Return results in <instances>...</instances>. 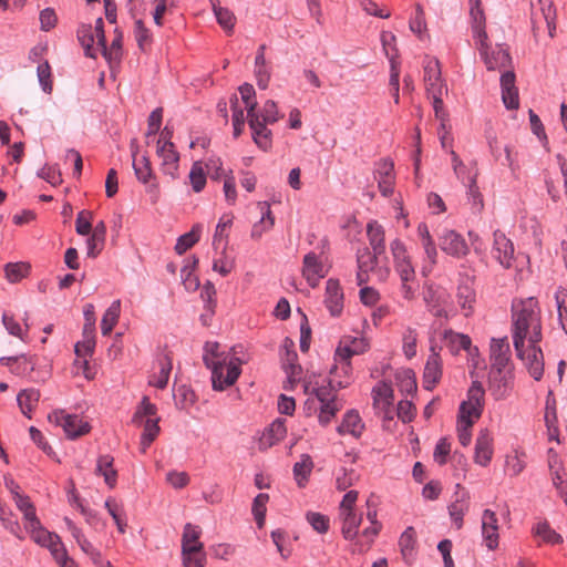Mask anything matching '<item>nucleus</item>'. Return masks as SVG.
I'll list each match as a JSON object with an SVG mask.
<instances>
[{"mask_svg":"<svg viewBox=\"0 0 567 567\" xmlns=\"http://www.w3.org/2000/svg\"><path fill=\"white\" fill-rule=\"evenodd\" d=\"M159 371L157 374H154L153 379L150 381V384L157 388L164 389L169 379V374L173 368L172 357L168 353H164L158 359Z\"/></svg>","mask_w":567,"mask_h":567,"instance_id":"35","label":"nucleus"},{"mask_svg":"<svg viewBox=\"0 0 567 567\" xmlns=\"http://www.w3.org/2000/svg\"><path fill=\"white\" fill-rule=\"evenodd\" d=\"M344 295L338 279L330 278L326 282L324 305L332 317H338L343 310Z\"/></svg>","mask_w":567,"mask_h":567,"instance_id":"13","label":"nucleus"},{"mask_svg":"<svg viewBox=\"0 0 567 567\" xmlns=\"http://www.w3.org/2000/svg\"><path fill=\"white\" fill-rule=\"evenodd\" d=\"M200 536V529L198 526H194L187 523L184 526L182 537V554L194 553L203 549V544L198 542Z\"/></svg>","mask_w":567,"mask_h":567,"instance_id":"30","label":"nucleus"},{"mask_svg":"<svg viewBox=\"0 0 567 567\" xmlns=\"http://www.w3.org/2000/svg\"><path fill=\"white\" fill-rule=\"evenodd\" d=\"M189 181L195 193H200L206 185V174L200 162H195L189 172Z\"/></svg>","mask_w":567,"mask_h":567,"instance_id":"49","label":"nucleus"},{"mask_svg":"<svg viewBox=\"0 0 567 567\" xmlns=\"http://www.w3.org/2000/svg\"><path fill=\"white\" fill-rule=\"evenodd\" d=\"M523 361H525V365L530 374V377L535 381H539L544 374V358L543 351L538 343L532 344L529 343V348L527 353L523 348Z\"/></svg>","mask_w":567,"mask_h":567,"instance_id":"18","label":"nucleus"},{"mask_svg":"<svg viewBox=\"0 0 567 567\" xmlns=\"http://www.w3.org/2000/svg\"><path fill=\"white\" fill-rule=\"evenodd\" d=\"M467 511L468 502L464 498H456L449 506L450 517L457 529H461L463 527V518Z\"/></svg>","mask_w":567,"mask_h":567,"instance_id":"44","label":"nucleus"},{"mask_svg":"<svg viewBox=\"0 0 567 567\" xmlns=\"http://www.w3.org/2000/svg\"><path fill=\"white\" fill-rule=\"evenodd\" d=\"M35 368L34 357L25 354L18 355L17 361L12 364L11 373L18 377H29Z\"/></svg>","mask_w":567,"mask_h":567,"instance_id":"46","label":"nucleus"},{"mask_svg":"<svg viewBox=\"0 0 567 567\" xmlns=\"http://www.w3.org/2000/svg\"><path fill=\"white\" fill-rule=\"evenodd\" d=\"M135 156L136 152H133V168L135 176L141 183L147 184L154 177L150 158L147 156H142V158L137 161Z\"/></svg>","mask_w":567,"mask_h":567,"instance_id":"41","label":"nucleus"},{"mask_svg":"<svg viewBox=\"0 0 567 567\" xmlns=\"http://www.w3.org/2000/svg\"><path fill=\"white\" fill-rule=\"evenodd\" d=\"M443 341L450 352L454 355L458 354L461 350L471 351L472 341L467 334L458 333L449 329L443 332Z\"/></svg>","mask_w":567,"mask_h":567,"instance_id":"27","label":"nucleus"},{"mask_svg":"<svg viewBox=\"0 0 567 567\" xmlns=\"http://www.w3.org/2000/svg\"><path fill=\"white\" fill-rule=\"evenodd\" d=\"M512 338L516 354L523 359L525 340L535 344L542 341V316L534 297L512 301Z\"/></svg>","mask_w":567,"mask_h":567,"instance_id":"1","label":"nucleus"},{"mask_svg":"<svg viewBox=\"0 0 567 567\" xmlns=\"http://www.w3.org/2000/svg\"><path fill=\"white\" fill-rule=\"evenodd\" d=\"M485 390L480 381H473L467 390V400L463 401L460 405V415L462 417L478 419L482 415L484 408Z\"/></svg>","mask_w":567,"mask_h":567,"instance_id":"7","label":"nucleus"},{"mask_svg":"<svg viewBox=\"0 0 567 567\" xmlns=\"http://www.w3.org/2000/svg\"><path fill=\"white\" fill-rule=\"evenodd\" d=\"M509 344L506 338L493 339L491 346V370H505L509 361Z\"/></svg>","mask_w":567,"mask_h":567,"instance_id":"22","label":"nucleus"},{"mask_svg":"<svg viewBox=\"0 0 567 567\" xmlns=\"http://www.w3.org/2000/svg\"><path fill=\"white\" fill-rule=\"evenodd\" d=\"M403 352L408 359L416 354L417 333L415 329L408 328L403 334Z\"/></svg>","mask_w":567,"mask_h":567,"instance_id":"61","label":"nucleus"},{"mask_svg":"<svg viewBox=\"0 0 567 567\" xmlns=\"http://www.w3.org/2000/svg\"><path fill=\"white\" fill-rule=\"evenodd\" d=\"M238 90L241 100L245 103V107L247 110V122L250 131H255L256 135H258V131H256V127H259L260 125L258 122V117L255 114L257 107L255 89L250 83H244L238 87Z\"/></svg>","mask_w":567,"mask_h":567,"instance_id":"20","label":"nucleus"},{"mask_svg":"<svg viewBox=\"0 0 567 567\" xmlns=\"http://www.w3.org/2000/svg\"><path fill=\"white\" fill-rule=\"evenodd\" d=\"M49 421L61 426L66 437L74 440L90 432L91 426L76 414H65L64 411L58 410L49 414Z\"/></svg>","mask_w":567,"mask_h":567,"instance_id":"5","label":"nucleus"},{"mask_svg":"<svg viewBox=\"0 0 567 567\" xmlns=\"http://www.w3.org/2000/svg\"><path fill=\"white\" fill-rule=\"evenodd\" d=\"M30 269L31 267L28 262H8L4 266L6 278L12 284L19 282L29 275Z\"/></svg>","mask_w":567,"mask_h":567,"instance_id":"42","label":"nucleus"},{"mask_svg":"<svg viewBox=\"0 0 567 567\" xmlns=\"http://www.w3.org/2000/svg\"><path fill=\"white\" fill-rule=\"evenodd\" d=\"M399 546L405 560H409L413 557L416 546V532L414 527L409 526L405 528L399 538Z\"/></svg>","mask_w":567,"mask_h":567,"instance_id":"39","label":"nucleus"},{"mask_svg":"<svg viewBox=\"0 0 567 567\" xmlns=\"http://www.w3.org/2000/svg\"><path fill=\"white\" fill-rule=\"evenodd\" d=\"M467 198L471 202L472 208L474 212L480 213L483 209V207H484L483 196H482L480 188L476 184L475 177L470 178Z\"/></svg>","mask_w":567,"mask_h":567,"instance_id":"60","label":"nucleus"},{"mask_svg":"<svg viewBox=\"0 0 567 567\" xmlns=\"http://www.w3.org/2000/svg\"><path fill=\"white\" fill-rule=\"evenodd\" d=\"M493 455L492 437L488 430H481L475 442V462L482 466H486Z\"/></svg>","mask_w":567,"mask_h":567,"instance_id":"23","label":"nucleus"},{"mask_svg":"<svg viewBox=\"0 0 567 567\" xmlns=\"http://www.w3.org/2000/svg\"><path fill=\"white\" fill-rule=\"evenodd\" d=\"M357 480L358 475L354 470L341 467L339 474L336 477V487L339 491H346L354 485Z\"/></svg>","mask_w":567,"mask_h":567,"instance_id":"58","label":"nucleus"},{"mask_svg":"<svg viewBox=\"0 0 567 567\" xmlns=\"http://www.w3.org/2000/svg\"><path fill=\"white\" fill-rule=\"evenodd\" d=\"M40 399V391L37 389H24L19 392L17 395L18 404L21 409V412L28 417L31 419V412L35 408L37 403Z\"/></svg>","mask_w":567,"mask_h":567,"instance_id":"36","label":"nucleus"},{"mask_svg":"<svg viewBox=\"0 0 567 567\" xmlns=\"http://www.w3.org/2000/svg\"><path fill=\"white\" fill-rule=\"evenodd\" d=\"M430 351L423 372V388L427 391H432L442 378V360L434 343Z\"/></svg>","mask_w":567,"mask_h":567,"instance_id":"12","label":"nucleus"},{"mask_svg":"<svg viewBox=\"0 0 567 567\" xmlns=\"http://www.w3.org/2000/svg\"><path fill=\"white\" fill-rule=\"evenodd\" d=\"M482 536L485 546L494 550L498 546V519L492 509H485L482 515Z\"/></svg>","mask_w":567,"mask_h":567,"instance_id":"16","label":"nucleus"},{"mask_svg":"<svg viewBox=\"0 0 567 567\" xmlns=\"http://www.w3.org/2000/svg\"><path fill=\"white\" fill-rule=\"evenodd\" d=\"M218 24L227 32L230 33L234 30L236 18L234 13L227 8H218L215 14Z\"/></svg>","mask_w":567,"mask_h":567,"instance_id":"64","label":"nucleus"},{"mask_svg":"<svg viewBox=\"0 0 567 567\" xmlns=\"http://www.w3.org/2000/svg\"><path fill=\"white\" fill-rule=\"evenodd\" d=\"M97 45L101 48V53L110 68L120 64L122 59V33L116 34L110 47H107L106 40L103 41V44Z\"/></svg>","mask_w":567,"mask_h":567,"instance_id":"33","label":"nucleus"},{"mask_svg":"<svg viewBox=\"0 0 567 567\" xmlns=\"http://www.w3.org/2000/svg\"><path fill=\"white\" fill-rule=\"evenodd\" d=\"M350 384V378L344 380L330 379L327 385H321L313 389V393L320 404L337 401V391L344 389Z\"/></svg>","mask_w":567,"mask_h":567,"instance_id":"25","label":"nucleus"},{"mask_svg":"<svg viewBox=\"0 0 567 567\" xmlns=\"http://www.w3.org/2000/svg\"><path fill=\"white\" fill-rule=\"evenodd\" d=\"M535 534L548 544L556 545L563 543V537L556 533L547 522H540L535 527Z\"/></svg>","mask_w":567,"mask_h":567,"instance_id":"52","label":"nucleus"},{"mask_svg":"<svg viewBox=\"0 0 567 567\" xmlns=\"http://www.w3.org/2000/svg\"><path fill=\"white\" fill-rule=\"evenodd\" d=\"M367 235L370 246L375 254L385 252V236L383 227L378 221L372 220L367 225Z\"/></svg>","mask_w":567,"mask_h":567,"instance_id":"34","label":"nucleus"},{"mask_svg":"<svg viewBox=\"0 0 567 567\" xmlns=\"http://www.w3.org/2000/svg\"><path fill=\"white\" fill-rule=\"evenodd\" d=\"M157 408L155 404L151 403L147 396H144L140 406L135 411L132 422L134 424H142L146 419L156 415Z\"/></svg>","mask_w":567,"mask_h":567,"instance_id":"48","label":"nucleus"},{"mask_svg":"<svg viewBox=\"0 0 567 567\" xmlns=\"http://www.w3.org/2000/svg\"><path fill=\"white\" fill-rule=\"evenodd\" d=\"M269 501V495L266 493L258 494L252 502V515L255 517L256 524L259 528H262L266 519L267 512V503Z\"/></svg>","mask_w":567,"mask_h":567,"instance_id":"45","label":"nucleus"},{"mask_svg":"<svg viewBox=\"0 0 567 567\" xmlns=\"http://www.w3.org/2000/svg\"><path fill=\"white\" fill-rule=\"evenodd\" d=\"M198 264V259L193 256L192 260L188 261L182 269H181V277L183 285L185 286L186 290L195 291L199 287V280L198 278L193 274L195 267Z\"/></svg>","mask_w":567,"mask_h":567,"instance_id":"43","label":"nucleus"},{"mask_svg":"<svg viewBox=\"0 0 567 567\" xmlns=\"http://www.w3.org/2000/svg\"><path fill=\"white\" fill-rule=\"evenodd\" d=\"M540 11L547 24L549 37H554L556 31V9L551 0H539Z\"/></svg>","mask_w":567,"mask_h":567,"instance_id":"47","label":"nucleus"},{"mask_svg":"<svg viewBox=\"0 0 567 567\" xmlns=\"http://www.w3.org/2000/svg\"><path fill=\"white\" fill-rule=\"evenodd\" d=\"M218 342H206L204 346L203 361L212 371V385L215 391H224L233 385L240 375L241 361L231 359L226 365V358L220 359Z\"/></svg>","mask_w":567,"mask_h":567,"instance_id":"2","label":"nucleus"},{"mask_svg":"<svg viewBox=\"0 0 567 567\" xmlns=\"http://www.w3.org/2000/svg\"><path fill=\"white\" fill-rule=\"evenodd\" d=\"M367 349L368 343L364 339L347 337L340 340L334 352V364L330 369V374H337L340 370L344 378H350L352 372L350 359L365 352Z\"/></svg>","mask_w":567,"mask_h":567,"instance_id":"4","label":"nucleus"},{"mask_svg":"<svg viewBox=\"0 0 567 567\" xmlns=\"http://www.w3.org/2000/svg\"><path fill=\"white\" fill-rule=\"evenodd\" d=\"M440 247L445 254L455 258L465 257L470 251L464 237L453 229L443 230L440 236Z\"/></svg>","mask_w":567,"mask_h":567,"instance_id":"10","label":"nucleus"},{"mask_svg":"<svg viewBox=\"0 0 567 567\" xmlns=\"http://www.w3.org/2000/svg\"><path fill=\"white\" fill-rule=\"evenodd\" d=\"M396 379L399 381L401 392L413 394L416 391V380L414 372L411 369L403 371L402 374L396 377Z\"/></svg>","mask_w":567,"mask_h":567,"instance_id":"59","label":"nucleus"},{"mask_svg":"<svg viewBox=\"0 0 567 567\" xmlns=\"http://www.w3.org/2000/svg\"><path fill=\"white\" fill-rule=\"evenodd\" d=\"M120 312L121 301L117 299L110 305L102 317L101 331L103 336L109 334L113 330L114 326L117 323Z\"/></svg>","mask_w":567,"mask_h":567,"instance_id":"40","label":"nucleus"},{"mask_svg":"<svg viewBox=\"0 0 567 567\" xmlns=\"http://www.w3.org/2000/svg\"><path fill=\"white\" fill-rule=\"evenodd\" d=\"M159 419H146L141 426H143V433L141 435V452L145 453L146 450L151 446V444L154 442V440L157 437L159 433V426H158Z\"/></svg>","mask_w":567,"mask_h":567,"instance_id":"37","label":"nucleus"},{"mask_svg":"<svg viewBox=\"0 0 567 567\" xmlns=\"http://www.w3.org/2000/svg\"><path fill=\"white\" fill-rule=\"evenodd\" d=\"M175 404L178 409L185 410L195 403V393L185 385L179 386L175 394Z\"/></svg>","mask_w":567,"mask_h":567,"instance_id":"57","label":"nucleus"},{"mask_svg":"<svg viewBox=\"0 0 567 567\" xmlns=\"http://www.w3.org/2000/svg\"><path fill=\"white\" fill-rule=\"evenodd\" d=\"M2 323L4 328L7 329L8 333L21 339L22 341L25 340L27 333L24 329L20 326V323L14 319L13 316L3 313L2 315Z\"/></svg>","mask_w":567,"mask_h":567,"instance_id":"63","label":"nucleus"},{"mask_svg":"<svg viewBox=\"0 0 567 567\" xmlns=\"http://www.w3.org/2000/svg\"><path fill=\"white\" fill-rule=\"evenodd\" d=\"M493 239V257L502 267L506 269L511 268L514 260V245L512 240L501 230L494 231Z\"/></svg>","mask_w":567,"mask_h":567,"instance_id":"11","label":"nucleus"},{"mask_svg":"<svg viewBox=\"0 0 567 567\" xmlns=\"http://www.w3.org/2000/svg\"><path fill=\"white\" fill-rule=\"evenodd\" d=\"M105 508L107 509L109 514L112 516L114 523L116 524L117 530L121 534L125 533L126 528V520L122 516L123 508L118 504L115 503L113 498H107L104 504Z\"/></svg>","mask_w":567,"mask_h":567,"instance_id":"51","label":"nucleus"},{"mask_svg":"<svg viewBox=\"0 0 567 567\" xmlns=\"http://www.w3.org/2000/svg\"><path fill=\"white\" fill-rule=\"evenodd\" d=\"M373 408L379 414H382L384 420L393 419V400L394 392L390 382L379 381L372 388Z\"/></svg>","mask_w":567,"mask_h":567,"instance_id":"6","label":"nucleus"},{"mask_svg":"<svg viewBox=\"0 0 567 567\" xmlns=\"http://www.w3.org/2000/svg\"><path fill=\"white\" fill-rule=\"evenodd\" d=\"M374 176L378 179L380 193L384 197L392 195L394 184V163L390 158L381 159L378 163Z\"/></svg>","mask_w":567,"mask_h":567,"instance_id":"15","label":"nucleus"},{"mask_svg":"<svg viewBox=\"0 0 567 567\" xmlns=\"http://www.w3.org/2000/svg\"><path fill=\"white\" fill-rule=\"evenodd\" d=\"M92 217L93 214L90 210H81L75 219V230L81 236L90 235L92 231Z\"/></svg>","mask_w":567,"mask_h":567,"instance_id":"62","label":"nucleus"},{"mask_svg":"<svg viewBox=\"0 0 567 567\" xmlns=\"http://www.w3.org/2000/svg\"><path fill=\"white\" fill-rule=\"evenodd\" d=\"M306 518L311 527L319 534L328 533L330 527V519L328 516L317 512H308L306 514Z\"/></svg>","mask_w":567,"mask_h":567,"instance_id":"53","label":"nucleus"},{"mask_svg":"<svg viewBox=\"0 0 567 567\" xmlns=\"http://www.w3.org/2000/svg\"><path fill=\"white\" fill-rule=\"evenodd\" d=\"M287 434L286 421L275 420L261 434L259 450H267L280 442Z\"/></svg>","mask_w":567,"mask_h":567,"instance_id":"21","label":"nucleus"},{"mask_svg":"<svg viewBox=\"0 0 567 567\" xmlns=\"http://www.w3.org/2000/svg\"><path fill=\"white\" fill-rule=\"evenodd\" d=\"M114 457L110 454L101 455L96 462L95 474L104 477L105 484L114 488L117 481V472L113 466Z\"/></svg>","mask_w":567,"mask_h":567,"instance_id":"28","label":"nucleus"},{"mask_svg":"<svg viewBox=\"0 0 567 567\" xmlns=\"http://www.w3.org/2000/svg\"><path fill=\"white\" fill-rule=\"evenodd\" d=\"M293 347H295L293 341L290 338H286L284 341V344H282V350H285V358H284L285 364H288L290 368V373L288 377L289 381L292 380V375H295L297 370L298 371L301 370L300 365L295 363V361L297 360V353L293 350Z\"/></svg>","mask_w":567,"mask_h":567,"instance_id":"50","label":"nucleus"},{"mask_svg":"<svg viewBox=\"0 0 567 567\" xmlns=\"http://www.w3.org/2000/svg\"><path fill=\"white\" fill-rule=\"evenodd\" d=\"M157 155L162 158V172L172 178L178 177L179 153L176 151L173 142L157 145Z\"/></svg>","mask_w":567,"mask_h":567,"instance_id":"14","label":"nucleus"},{"mask_svg":"<svg viewBox=\"0 0 567 567\" xmlns=\"http://www.w3.org/2000/svg\"><path fill=\"white\" fill-rule=\"evenodd\" d=\"M202 226L196 224L192 227L188 233L179 236L175 245V251L177 255L185 254L189 248L197 244L200 239Z\"/></svg>","mask_w":567,"mask_h":567,"instance_id":"38","label":"nucleus"},{"mask_svg":"<svg viewBox=\"0 0 567 567\" xmlns=\"http://www.w3.org/2000/svg\"><path fill=\"white\" fill-rule=\"evenodd\" d=\"M313 461L309 454H302L300 456V461L293 464L292 473L298 487H306L311 475V472L313 470Z\"/></svg>","mask_w":567,"mask_h":567,"instance_id":"29","label":"nucleus"},{"mask_svg":"<svg viewBox=\"0 0 567 567\" xmlns=\"http://www.w3.org/2000/svg\"><path fill=\"white\" fill-rule=\"evenodd\" d=\"M302 276L311 288H316L321 278L324 277L323 264L319 256L310 251L303 257Z\"/></svg>","mask_w":567,"mask_h":567,"instance_id":"17","label":"nucleus"},{"mask_svg":"<svg viewBox=\"0 0 567 567\" xmlns=\"http://www.w3.org/2000/svg\"><path fill=\"white\" fill-rule=\"evenodd\" d=\"M37 75L42 90L51 93L53 89L51 66L48 61L40 63L37 68Z\"/></svg>","mask_w":567,"mask_h":567,"instance_id":"54","label":"nucleus"},{"mask_svg":"<svg viewBox=\"0 0 567 567\" xmlns=\"http://www.w3.org/2000/svg\"><path fill=\"white\" fill-rule=\"evenodd\" d=\"M474 423V417H462L458 415V427H457V436L458 441L463 446H467L472 440L471 427Z\"/></svg>","mask_w":567,"mask_h":567,"instance_id":"56","label":"nucleus"},{"mask_svg":"<svg viewBox=\"0 0 567 567\" xmlns=\"http://www.w3.org/2000/svg\"><path fill=\"white\" fill-rule=\"evenodd\" d=\"M341 519V533L344 539L353 540L359 532V527L362 522V516L358 515L355 512H346L343 514H339Z\"/></svg>","mask_w":567,"mask_h":567,"instance_id":"32","label":"nucleus"},{"mask_svg":"<svg viewBox=\"0 0 567 567\" xmlns=\"http://www.w3.org/2000/svg\"><path fill=\"white\" fill-rule=\"evenodd\" d=\"M512 386L513 373L511 370H489L488 388L495 400L506 399Z\"/></svg>","mask_w":567,"mask_h":567,"instance_id":"9","label":"nucleus"},{"mask_svg":"<svg viewBox=\"0 0 567 567\" xmlns=\"http://www.w3.org/2000/svg\"><path fill=\"white\" fill-rule=\"evenodd\" d=\"M76 38L84 49L85 56L96 59V52L93 49V44L96 39L95 33L93 32V25L91 23H81L76 30Z\"/></svg>","mask_w":567,"mask_h":567,"instance_id":"31","label":"nucleus"},{"mask_svg":"<svg viewBox=\"0 0 567 567\" xmlns=\"http://www.w3.org/2000/svg\"><path fill=\"white\" fill-rule=\"evenodd\" d=\"M259 122V127H256L258 135L251 131L254 143L262 151H268L272 147V132L267 127L268 124H274L281 118L277 104L272 100H267L261 109L256 107V113Z\"/></svg>","mask_w":567,"mask_h":567,"instance_id":"3","label":"nucleus"},{"mask_svg":"<svg viewBox=\"0 0 567 567\" xmlns=\"http://www.w3.org/2000/svg\"><path fill=\"white\" fill-rule=\"evenodd\" d=\"M456 299L457 303L464 312V316H471L473 312V305L476 300V293L468 278L458 284Z\"/></svg>","mask_w":567,"mask_h":567,"instance_id":"26","label":"nucleus"},{"mask_svg":"<svg viewBox=\"0 0 567 567\" xmlns=\"http://www.w3.org/2000/svg\"><path fill=\"white\" fill-rule=\"evenodd\" d=\"M480 54L489 71L502 70L511 66L512 58L509 52L503 45H496L489 52V47L487 41L477 42Z\"/></svg>","mask_w":567,"mask_h":567,"instance_id":"8","label":"nucleus"},{"mask_svg":"<svg viewBox=\"0 0 567 567\" xmlns=\"http://www.w3.org/2000/svg\"><path fill=\"white\" fill-rule=\"evenodd\" d=\"M470 16L474 39H476L477 42L487 41V33L485 30L486 19L481 0H470Z\"/></svg>","mask_w":567,"mask_h":567,"instance_id":"19","label":"nucleus"},{"mask_svg":"<svg viewBox=\"0 0 567 567\" xmlns=\"http://www.w3.org/2000/svg\"><path fill=\"white\" fill-rule=\"evenodd\" d=\"M379 254L370 251L369 248L359 249L357 252L358 269L373 270L377 265Z\"/></svg>","mask_w":567,"mask_h":567,"instance_id":"55","label":"nucleus"},{"mask_svg":"<svg viewBox=\"0 0 567 567\" xmlns=\"http://www.w3.org/2000/svg\"><path fill=\"white\" fill-rule=\"evenodd\" d=\"M363 430L364 424L357 410H349L348 412H346L342 422L337 427V432L340 435L351 434L355 439L361 436Z\"/></svg>","mask_w":567,"mask_h":567,"instance_id":"24","label":"nucleus"}]
</instances>
